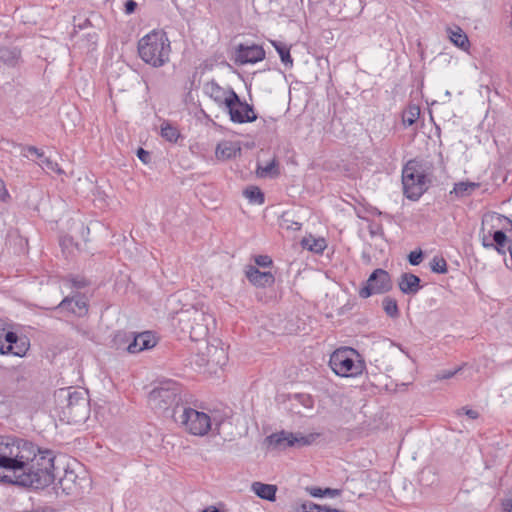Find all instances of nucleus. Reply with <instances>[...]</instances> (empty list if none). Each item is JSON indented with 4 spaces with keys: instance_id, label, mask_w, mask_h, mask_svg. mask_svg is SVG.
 Instances as JSON below:
<instances>
[{
    "instance_id": "39",
    "label": "nucleus",
    "mask_w": 512,
    "mask_h": 512,
    "mask_svg": "<svg viewBox=\"0 0 512 512\" xmlns=\"http://www.w3.org/2000/svg\"><path fill=\"white\" fill-rule=\"evenodd\" d=\"M462 370V367H457L455 369H445V370H441L439 371L436 375H435V378L436 380H447V379H450L452 378L453 376H455L456 374H458L460 371Z\"/></svg>"
},
{
    "instance_id": "21",
    "label": "nucleus",
    "mask_w": 512,
    "mask_h": 512,
    "mask_svg": "<svg viewBox=\"0 0 512 512\" xmlns=\"http://www.w3.org/2000/svg\"><path fill=\"white\" fill-rule=\"evenodd\" d=\"M0 61L9 68L19 67L23 62L21 50L17 47H3L0 50Z\"/></svg>"
},
{
    "instance_id": "50",
    "label": "nucleus",
    "mask_w": 512,
    "mask_h": 512,
    "mask_svg": "<svg viewBox=\"0 0 512 512\" xmlns=\"http://www.w3.org/2000/svg\"><path fill=\"white\" fill-rule=\"evenodd\" d=\"M283 221L285 223H287V225H286L287 229H292V230H300L301 229V223H299V222L290 221L287 218H285V216H283Z\"/></svg>"
},
{
    "instance_id": "47",
    "label": "nucleus",
    "mask_w": 512,
    "mask_h": 512,
    "mask_svg": "<svg viewBox=\"0 0 512 512\" xmlns=\"http://www.w3.org/2000/svg\"><path fill=\"white\" fill-rule=\"evenodd\" d=\"M502 507L505 512L512 511V490L509 494L502 500Z\"/></svg>"
},
{
    "instance_id": "30",
    "label": "nucleus",
    "mask_w": 512,
    "mask_h": 512,
    "mask_svg": "<svg viewBox=\"0 0 512 512\" xmlns=\"http://www.w3.org/2000/svg\"><path fill=\"white\" fill-rule=\"evenodd\" d=\"M132 337L133 332L117 331L112 339L113 347L126 351V346L129 345Z\"/></svg>"
},
{
    "instance_id": "36",
    "label": "nucleus",
    "mask_w": 512,
    "mask_h": 512,
    "mask_svg": "<svg viewBox=\"0 0 512 512\" xmlns=\"http://www.w3.org/2000/svg\"><path fill=\"white\" fill-rule=\"evenodd\" d=\"M307 492L315 498H321L324 496L328 497H336L339 496L341 491L339 489H332V488H320V487H307Z\"/></svg>"
},
{
    "instance_id": "48",
    "label": "nucleus",
    "mask_w": 512,
    "mask_h": 512,
    "mask_svg": "<svg viewBox=\"0 0 512 512\" xmlns=\"http://www.w3.org/2000/svg\"><path fill=\"white\" fill-rule=\"evenodd\" d=\"M137 8V2L134 0H126L124 3V11L126 14L130 15L135 12Z\"/></svg>"
},
{
    "instance_id": "58",
    "label": "nucleus",
    "mask_w": 512,
    "mask_h": 512,
    "mask_svg": "<svg viewBox=\"0 0 512 512\" xmlns=\"http://www.w3.org/2000/svg\"><path fill=\"white\" fill-rule=\"evenodd\" d=\"M375 232V229L370 230V233L373 235Z\"/></svg>"
},
{
    "instance_id": "4",
    "label": "nucleus",
    "mask_w": 512,
    "mask_h": 512,
    "mask_svg": "<svg viewBox=\"0 0 512 512\" xmlns=\"http://www.w3.org/2000/svg\"><path fill=\"white\" fill-rule=\"evenodd\" d=\"M169 38L163 30H153L138 41L140 58L153 67H162L169 61Z\"/></svg>"
},
{
    "instance_id": "56",
    "label": "nucleus",
    "mask_w": 512,
    "mask_h": 512,
    "mask_svg": "<svg viewBox=\"0 0 512 512\" xmlns=\"http://www.w3.org/2000/svg\"><path fill=\"white\" fill-rule=\"evenodd\" d=\"M46 161H47V165H48V166H51V165H52V161H50V160H48V159H47Z\"/></svg>"
},
{
    "instance_id": "17",
    "label": "nucleus",
    "mask_w": 512,
    "mask_h": 512,
    "mask_svg": "<svg viewBox=\"0 0 512 512\" xmlns=\"http://www.w3.org/2000/svg\"><path fill=\"white\" fill-rule=\"evenodd\" d=\"M157 344V339L151 331H144L140 333L133 332V337L126 346V351L131 354H136L144 350H149Z\"/></svg>"
},
{
    "instance_id": "49",
    "label": "nucleus",
    "mask_w": 512,
    "mask_h": 512,
    "mask_svg": "<svg viewBox=\"0 0 512 512\" xmlns=\"http://www.w3.org/2000/svg\"><path fill=\"white\" fill-rule=\"evenodd\" d=\"M481 243L483 245V247L485 248H492V237H491V233H489L488 235L486 234H482L481 236Z\"/></svg>"
},
{
    "instance_id": "42",
    "label": "nucleus",
    "mask_w": 512,
    "mask_h": 512,
    "mask_svg": "<svg viewBox=\"0 0 512 512\" xmlns=\"http://www.w3.org/2000/svg\"><path fill=\"white\" fill-rule=\"evenodd\" d=\"M255 263L260 267H269L272 265V259L267 255H258L255 257Z\"/></svg>"
},
{
    "instance_id": "20",
    "label": "nucleus",
    "mask_w": 512,
    "mask_h": 512,
    "mask_svg": "<svg viewBox=\"0 0 512 512\" xmlns=\"http://www.w3.org/2000/svg\"><path fill=\"white\" fill-rule=\"evenodd\" d=\"M247 279L255 286L266 287L274 283L275 278L271 272H262L254 266L246 270Z\"/></svg>"
},
{
    "instance_id": "35",
    "label": "nucleus",
    "mask_w": 512,
    "mask_h": 512,
    "mask_svg": "<svg viewBox=\"0 0 512 512\" xmlns=\"http://www.w3.org/2000/svg\"><path fill=\"white\" fill-rule=\"evenodd\" d=\"M420 115V109L416 105H410L406 110H404L402 115V122L404 126L413 125Z\"/></svg>"
},
{
    "instance_id": "26",
    "label": "nucleus",
    "mask_w": 512,
    "mask_h": 512,
    "mask_svg": "<svg viewBox=\"0 0 512 512\" xmlns=\"http://www.w3.org/2000/svg\"><path fill=\"white\" fill-rule=\"evenodd\" d=\"M241 154V147L238 143L223 142L218 144L216 155L218 158L231 159Z\"/></svg>"
},
{
    "instance_id": "6",
    "label": "nucleus",
    "mask_w": 512,
    "mask_h": 512,
    "mask_svg": "<svg viewBox=\"0 0 512 512\" xmlns=\"http://www.w3.org/2000/svg\"><path fill=\"white\" fill-rule=\"evenodd\" d=\"M172 418L174 421L182 425L186 431L195 436H204L214 425V431L220 434V426L223 420H218L216 417L211 418L204 412L197 411L187 405L178 406L173 410Z\"/></svg>"
},
{
    "instance_id": "13",
    "label": "nucleus",
    "mask_w": 512,
    "mask_h": 512,
    "mask_svg": "<svg viewBox=\"0 0 512 512\" xmlns=\"http://www.w3.org/2000/svg\"><path fill=\"white\" fill-rule=\"evenodd\" d=\"M88 307L87 297L80 292H75L73 295L65 297L54 309L77 317H84L88 313Z\"/></svg>"
},
{
    "instance_id": "11",
    "label": "nucleus",
    "mask_w": 512,
    "mask_h": 512,
    "mask_svg": "<svg viewBox=\"0 0 512 512\" xmlns=\"http://www.w3.org/2000/svg\"><path fill=\"white\" fill-rule=\"evenodd\" d=\"M227 106L224 108L233 123L243 124L256 121L257 114L254 107L246 101L241 100L240 96H231Z\"/></svg>"
},
{
    "instance_id": "27",
    "label": "nucleus",
    "mask_w": 512,
    "mask_h": 512,
    "mask_svg": "<svg viewBox=\"0 0 512 512\" xmlns=\"http://www.w3.org/2000/svg\"><path fill=\"white\" fill-rule=\"evenodd\" d=\"M479 187L480 183L460 181L454 184L453 190L450 193H455L457 197H466L471 195Z\"/></svg>"
},
{
    "instance_id": "5",
    "label": "nucleus",
    "mask_w": 512,
    "mask_h": 512,
    "mask_svg": "<svg viewBox=\"0 0 512 512\" xmlns=\"http://www.w3.org/2000/svg\"><path fill=\"white\" fill-rule=\"evenodd\" d=\"M429 165L419 159L409 160L402 169V185L404 195L417 201L429 189L431 179L428 177Z\"/></svg>"
},
{
    "instance_id": "38",
    "label": "nucleus",
    "mask_w": 512,
    "mask_h": 512,
    "mask_svg": "<svg viewBox=\"0 0 512 512\" xmlns=\"http://www.w3.org/2000/svg\"><path fill=\"white\" fill-rule=\"evenodd\" d=\"M430 268L437 274H445L448 271L447 262L443 257H434L430 262Z\"/></svg>"
},
{
    "instance_id": "53",
    "label": "nucleus",
    "mask_w": 512,
    "mask_h": 512,
    "mask_svg": "<svg viewBox=\"0 0 512 512\" xmlns=\"http://www.w3.org/2000/svg\"><path fill=\"white\" fill-rule=\"evenodd\" d=\"M90 25H91V21H90V19L87 18V19H84L83 22H79V23L75 24V27H78L79 29L82 30Z\"/></svg>"
},
{
    "instance_id": "40",
    "label": "nucleus",
    "mask_w": 512,
    "mask_h": 512,
    "mask_svg": "<svg viewBox=\"0 0 512 512\" xmlns=\"http://www.w3.org/2000/svg\"><path fill=\"white\" fill-rule=\"evenodd\" d=\"M424 254L422 250H415L411 251L408 255V262L413 265L417 266L423 261Z\"/></svg>"
},
{
    "instance_id": "41",
    "label": "nucleus",
    "mask_w": 512,
    "mask_h": 512,
    "mask_svg": "<svg viewBox=\"0 0 512 512\" xmlns=\"http://www.w3.org/2000/svg\"><path fill=\"white\" fill-rule=\"evenodd\" d=\"M309 512H338V509L330 508L316 503L309 504Z\"/></svg>"
},
{
    "instance_id": "54",
    "label": "nucleus",
    "mask_w": 512,
    "mask_h": 512,
    "mask_svg": "<svg viewBox=\"0 0 512 512\" xmlns=\"http://www.w3.org/2000/svg\"><path fill=\"white\" fill-rule=\"evenodd\" d=\"M6 198H9V193L5 188H0V200L5 201Z\"/></svg>"
},
{
    "instance_id": "12",
    "label": "nucleus",
    "mask_w": 512,
    "mask_h": 512,
    "mask_svg": "<svg viewBox=\"0 0 512 512\" xmlns=\"http://www.w3.org/2000/svg\"><path fill=\"white\" fill-rule=\"evenodd\" d=\"M265 441L270 447L276 450H284L288 447H303L311 443L309 437L284 430L272 433L265 438Z\"/></svg>"
},
{
    "instance_id": "2",
    "label": "nucleus",
    "mask_w": 512,
    "mask_h": 512,
    "mask_svg": "<svg viewBox=\"0 0 512 512\" xmlns=\"http://www.w3.org/2000/svg\"><path fill=\"white\" fill-rule=\"evenodd\" d=\"M55 454L50 449H42L35 453V457L28 460L27 467L12 479L13 485L43 490L50 486L59 474V467L55 465Z\"/></svg>"
},
{
    "instance_id": "24",
    "label": "nucleus",
    "mask_w": 512,
    "mask_h": 512,
    "mask_svg": "<svg viewBox=\"0 0 512 512\" xmlns=\"http://www.w3.org/2000/svg\"><path fill=\"white\" fill-rule=\"evenodd\" d=\"M252 491L261 499L274 501L276 499L277 486L262 482H253Z\"/></svg>"
},
{
    "instance_id": "25",
    "label": "nucleus",
    "mask_w": 512,
    "mask_h": 512,
    "mask_svg": "<svg viewBox=\"0 0 512 512\" xmlns=\"http://www.w3.org/2000/svg\"><path fill=\"white\" fill-rule=\"evenodd\" d=\"M492 237V248L495 249L499 254H506V245L510 240H512L511 236L507 235L506 232L502 229L495 230L491 233Z\"/></svg>"
},
{
    "instance_id": "8",
    "label": "nucleus",
    "mask_w": 512,
    "mask_h": 512,
    "mask_svg": "<svg viewBox=\"0 0 512 512\" xmlns=\"http://www.w3.org/2000/svg\"><path fill=\"white\" fill-rule=\"evenodd\" d=\"M181 385L173 380H164L159 382L158 386L153 388L148 395V402L152 409L165 412L173 410L178 406H185L181 397Z\"/></svg>"
},
{
    "instance_id": "1",
    "label": "nucleus",
    "mask_w": 512,
    "mask_h": 512,
    "mask_svg": "<svg viewBox=\"0 0 512 512\" xmlns=\"http://www.w3.org/2000/svg\"><path fill=\"white\" fill-rule=\"evenodd\" d=\"M39 452L34 442L13 435L0 436V483H12L15 475L27 467L28 460Z\"/></svg>"
},
{
    "instance_id": "3",
    "label": "nucleus",
    "mask_w": 512,
    "mask_h": 512,
    "mask_svg": "<svg viewBox=\"0 0 512 512\" xmlns=\"http://www.w3.org/2000/svg\"><path fill=\"white\" fill-rule=\"evenodd\" d=\"M60 419L68 424L85 422L90 415V402L87 390L61 388L55 392Z\"/></svg>"
},
{
    "instance_id": "52",
    "label": "nucleus",
    "mask_w": 512,
    "mask_h": 512,
    "mask_svg": "<svg viewBox=\"0 0 512 512\" xmlns=\"http://www.w3.org/2000/svg\"><path fill=\"white\" fill-rule=\"evenodd\" d=\"M24 149H26L30 154L37 156L38 158H42L44 156L43 152H41L35 146H27Z\"/></svg>"
},
{
    "instance_id": "55",
    "label": "nucleus",
    "mask_w": 512,
    "mask_h": 512,
    "mask_svg": "<svg viewBox=\"0 0 512 512\" xmlns=\"http://www.w3.org/2000/svg\"><path fill=\"white\" fill-rule=\"evenodd\" d=\"M22 380H24V376H17V377H16V381H17V382H20V381H22Z\"/></svg>"
},
{
    "instance_id": "23",
    "label": "nucleus",
    "mask_w": 512,
    "mask_h": 512,
    "mask_svg": "<svg viewBox=\"0 0 512 512\" xmlns=\"http://www.w3.org/2000/svg\"><path fill=\"white\" fill-rule=\"evenodd\" d=\"M289 401L291 402V410L297 414H301L299 409L302 406L305 409H311L314 405V400L311 395L306 393H295L289 395Z\"/></svg>"
},
{
    "instance_id": "22",
    "label": "nucleus",
    "mask_w": 512,
    "mask_h": 512,
    "mask_svg": "<svg viewBox=\"0 0 512 512\" xmlns=\"http://www.w3.org/2000/svg\"><path fill=\"white\" fill-rule=\"evenodd\" d=\"M447 33L450 41L463 51H467L470 47V41L467 34L459 27L447 28Z\"/></svg>"
},
{
    "instance_id": "15",
    "label": "nucleus",
    "mask_w": 512,
    "mask_h": 512,
    "mask_svg": "<svg viewBox=\"0 0 512 512\" xmlns=\"http://www.w3.org/2000/svg\"><path fill=\"white\" fill-rule=\"evenodd\" d=\"M204 93L209 96L220 107H226L231 96L237 93L232 88H223L215 80L208 81L203 87Z\"/></svg>"
},
{
    "instance_id": "45",
    "label": "nucleus",
    "mask_w": 512,
    "mask_h": 512,
    "mask_svg": "<svg viewBox=\"0 0 512 512\" xmlns=\"http://www.w3.org/2000/svg\"><path fill=\"white\" fill-rule=\"evenodd\" d=\"M69 281L71 282L72 286L77 289L84 288L89 284L86 279L79 277H71L69 278Z\"/></svg>"
},
{
    "instance_id": "51",
    "label": "nucleus",
    "mask_w": 512,
    "mask_h": 512,
    "mask_svg": "<svg viewBox=\"0 0 512 512\" xmlns=\"http://www.w3.org/2000/svg\"><path fill=\"white\" fill-rule=\"evenodd\" d=\"M312 501H304L300 504H297L295 507L296 512H309V504H312Z\"/></svg>"
},
{
    "instance_id": "16",
    "label": "nucleus",
    "mask_w": 512,
    "mask_h": 512,
    "mask_svg": "<svg viewBox=\"0 0 512 512\" xmlns=\"http://www.w3.org/2000/svg\"><path fill=\"white\" fill-rule=\"evenodd\" d=\"M265 58V50L256 44L247 46L240 44L236 50V61L242 65L254 64Z\"/></svg>"
},
{
    "instance_id": "43",
    "label": "nucleus",
    "mask_w": 512,
    "mask_h": 512,
    "mask_svg": "<svg viewBox=\"0 0 512 512\" xmlns=\"http://www.w3.org/2000/svg\"><path fill=\"white\" fill-rule=\"evenodd\" d=\"M8 331L5 324L0 322V354H2L3 352V349H4V346H5V341H6V338L8 336Z\"/></svg>"
},
{
    "instance_id": "7",
    "label": "nucleus",
    "mask_w": 512,
    "mask_h": 512,
    "mask_svg": "<svg viewBox=\"0 0 512 512\" xmlns=\"http://www.w3.org/2000/svg\"><path fill=\"white\" fill-rule=\"evenodd\" d=\"M182 330L188 331L193 341L205 339L210 327L215 325V318L208 313L204 304L192 305L178 312Z\"/></svg>"
},
{
    "instance_id": "19",
    "label": "nucleus",
    "mask_w": 512,
    "mask_h": 512,
    "mask_svg": "<svg viewBox=\"0 0 512 512\" xmlns=\"http://www.w3.org/2000/svg\"><path fill=\"white\" fill-rule=\"evenodd\" d=\"M64 474L54 488H60L65 495L75 494L78 490V476L73 470L63 468Z\"/></svg>"
},
{
    "instance_id": "31",
    "label": "nucleus",
    "mask_w": 512,
    "mask_h": 512,
    "mask_svg": "<svg viewBox=\"0 0 512 512\" xmlns=\"http://www.w3.org/2000/svg\"><path fill=\"white\" fill-rule=\"evenodd\" d=\"M244 196L253 204H263L265 195L262 190L257 186H249L244 190Z\"/></svg>"
},
{
    "instance_id": "32",
    "label": "nucleus",
    "mask_w": 512,
    "mask_h": 512,
    "mask_svg": "<svg viewBox=\"0 0 512 512\" xmlns=\"http://www.w3.org/2000/svg\"><path fill=\"white\" fill-rule=\"evenodd\" d=\"M382 307L386 315L390 318L395 319L399 317L400 312L396 299L389 296L385 297L382 300Z\"/></svg>"
},
{
    "instance_id": "44",
    "label": "nucleus",
    "mask_w": 512,
    "mask_h": 512,
    "mask_svg": "<svg viewBox=\"0 0 512 512\" xmlns=\"http://www.w3.org/2000/svg\"><path fill=\"white\" fill-rule=\"evenodd\" d=\"M136 155L139 158V160L141 162H143L144 164H148L150 162V160H151L150 153L147 150L143 149L142 147H139L137 149Z\"/></svg>"
},
{
    "instance_id": "57",
    "label": "nucleus",
    "mask_w": 512,
    "mask_h": 512,
    "mask_svg": "<svg viewBox=\"0 0 512 512\" xmlns=\"http://www.w3.org/2000/svg\"><path fill=\"white\" fill-rule=\"evenodd\" d=\"M375 232V229L370 230V233L373 235Z\"/></svg>"
},
{
    "instance_id": "10",
    "label": "nucleus",
    "mask_w": 512,
    "mask_h": 512,
    "mask_svg": "<svg viewBox=\"0 0 512 512\" xmlns=\"http://www.w3.org/2000/svg\"><path fill=\"white\" fill-rule=\"evenodd\" d=\"M392 287L393 283L390 274L382 268H377L372 271L363 287L359 290V296L366 299L375 294H385Z\"/></svg>"
},
{
    "instance_id": "37",
    "label": "nucleus",
    "mask_w": 512,
    "mask_h": 512,
    "mask_svg": "<svg viewBox=\"0 0 512 512\" xmlns=\"http://www.w3.org/2000/svg\"><path fill=\"white\" fill-rule=\"evenodd\" d=\"M208 353L210 355L208 362H213L218 366H223L226 364L227 355L223 348L213 347L212 349L208 350Z\"/></svg>"
},
{
    "instance_id": "28",
    "label": "nucleus",
    "mask_w": 512,
    "mask_h": 512,
    "mask_svg": "<svg viewBox=\"0 0 512 512\" xmlns=\"http://www.w3.org/2000/svg\"><path fill=\"white\" fill-rule=\"evenodd\" d=\"M301 245L303 248L317 254H321L327 246L324 238L315 239L312 237H304L301 240Z\"/></svg>"
},
{
    "instance_id": "34",
    "label": "nucleus",
    "mask_w": 512,
    "mask_h": 512,
    "mask_svg": "<svg viewBox=\"0 0 512 512\" xmlns=\"http://www.w3.org/2000/svg\"><path fill=\"white\" fill-rule=\"evenodd\" d=\"M256 172H257V175L262 178L277 176L279 174L278 162L276 161V159H273L271 162H269L265 166L258 165Z\"/></svg>"
},
{
    "instance_id": "33",
    "label": "nucleus",
    "mask_w": 512,
    "mask_h": 512,
    "mask_svg": "<svg viewBox=\"0 0 512 512\" xmlns=\"http://www.w3.org/2000/svg\"><path fill=\"white\" fill-rule=\"evenodd\" d=\"M161 136L172 143H175L180 137L179 130L169 122H163L161 126Z\"/></svg>"
},
{
    "instance_id": "18",
    "label": "nucleus",
    "mask_w": 512,
    "mask_h": 512,
    "mask_svg": "<svg viewBox=\"0 0 512 512\" xmlns=\"http://www.w3.org/2000/svg\"><path fill=\"white\" fill-rule=\"evenodd\" d=\"M400 291L405 295H415L422 288L421 279L419 276L411 273H402L398 280Z\"/></svg>"
},
{
    "instance_id": "9",
    "label": "nucleus",
    "mask_w": 512,
    "mask_h": 512,
    "mask_svg": "<svg viewBox=\"0 0 512 512\" xmlns=\"http://www.w3.org/2000/svg\"><path fill=\"white\" fill-rule=\"evenodd\" d=\"M329 366L340 377H357L364 371L365 361L356 349L341 347L330 355Z\"/></svg>"
},
{
    "instance_id": "46",
    "label": "nucleus",
    "mask_w": 512,
    "mask_h": 512,
    "mask_svg": "<svg viewBox=\"0 0 512 512\" xmlns=\"http://www.w3.org/2000/svg\"><path fill=\"white\" fill-rule=\"evenodd\" d=\"M461 412H463L468 418L472 419V420H475L479 417V413L474 410V409H470V408H467V407H462L459 411H458V414L460 415Z\"/></svg>"
},
{
    "instance_id": "14",
    "label": "nucleus",
    "mask_w": 512,
    "mask_h": 512,
    "mask_svg": "<svg viewBox=\"0 0 512 512\" xmlns=\"http://www.w3.org/2000/svg\"><path fill=\"white\" fill-rule=\"evenodd\" d=\"M5 346L1 355H13L24 357L30 348L29 339L26 336H19L14 331H8Z\"/></svg>"
},
{
    "instance_id": "29",
    "label": "nucleus",
    "mask_w": 512,
    "mask_h": 512,
    "mask_svg": "<svg viewBox=\"0 0 512 512\" xmlns=\"http://www.w3.org/2000/svg\"><path fill=\"white\" fill-rule=\"evenodd\" d=\"M271 44L277 51V53L280 56L281 62L285 66H292L293 65V59L290 54V47L287 46V44L280 42V41H271Z\"/></svg>"
}]
</instances>
